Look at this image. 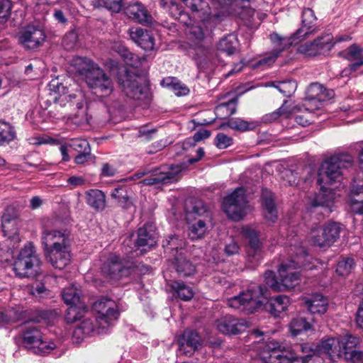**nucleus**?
<instances>
[{"label": "nucleus", "instance_id": "nucleus-50", "mask_svg": "<svg viewBox=\"0 0 363 363\" xmlns=\"http://www.w3.org/2000/svg\"><path fill=\"white\" fill-rule=\"evenodd\" d=\"M120 55L127 65L135 68L141 65L140 58L136 54L130 52L128 48H121L120 49Z\"/></svg>", "mask_w": 363, "mask_h": 363}, {"label": "nucleus", "instance_id": "nucleus-15", "mask_svg": "<svg viewBox=\"0 0 363 363\" xmlns=\"http://www.w3.org/2000/svg\"><path fill=\"white\" fill-rule=\"evenodd\" d=\"M333 91L326 89L319 83H312L306 90V96L304 106L308 111L319 109L323 102L332 98Z\"/></svg>", "mask_w": 363, "mask_h": 363}, {"label": "nucleus", "instance_id": "nucleus-44", "mask_svg": "<svg viewBox=\"0 0 363 363\" xmlns=\"http://www.w3.org/2000/svg\"><path fill=\"white\" fill-rule=\"evenodd\" d=\"M311 328V325L303 317L295 318L289 323L290 332L294 337L297 336L303 331L308 330Z\"/></svg>", "mask_w": 363, "mask_h": 363}, {"label": "nucleus", "instance_id": "nucleus-58", "mask_svg": "<svg viewBox=\"0 0 363 363\" xmlns=\"http://www.w3.org/2000/svg\"><path fill=\"white\" fill-rule=\"evenodd\" d=\"M215 144L219 149H225L233 144V138L223 133H219L215 138Z\"/></svg>", "mask_w": 363, "mask_h": 363}, {"label": "nucleus", "instance_id": "nucleus-22", "mask_svg": "<svg viewBox=\"0 0 363 363\" xmlns=\"http://www.w3.org/2000/svg\"><path fill=\"white\" fill-rule=\"evenodd\" d=\"M125 13L129 18L138 23L142 24L152 23L151 15L148 13L145 6L139 1L130 2L125 8Z\"/></svg>", "mask_w": 363, "mask_h": 363}, {"label": "nucleus", "instance_id": "nucleus-47", "mask_svg": "<svg viewBox=\"0 0 363 363\" xmlns=\"http://www.w3.org/2000/svg\"><path fill=\"white\" fill-rule=\"evenodd\" d=\"M228 126L231 129L238 131H247L255 128L254 123L245 121L240 118H233L228 120L225 123H223L220 127Z\"/></svg>", "mask_w": 363, "mask_h": 363}, {"label": "nucleus", "instance_id": "nucleus-6", "mask_svg": "<svg viewBox=\"0 0 363 363\" xmlns=\"http://www.w3.org/2000/svg\"><path fill=\"white\" fill-rule=\"evenodd\" d=\"M41 262L32 242H28L15 259L13 269L20 278H35L40 273Z\"/></svg>", "mask_w": 363, "mask_h": 363}, {"label": "nucleus", "instance_id": "nucleus-1", "mask_svg": "<svg viewBox=\"0 0 363 363\" xmlns=\"http://www.w3.org/2000/svg\"><path fill=\"white\" fill-rule=\"evenodd\" d=\"M267 288L264 286H252L238 296L228 300V305L233 308L239 309L251 314L257 311H265L274 317L286 311L290 304L287 296L278 295L268 300L266 296Z\"/></svg>", "mask_w": 363, "mask_h": 363}, {"label": "nucleus", "instance_id": "nucleus-9", "mask_svg": "<svg viewBox=\"0 0 363 363\" xmlns=\"http://www.w3.org/2000/svg\"><path fill=\"white\" fill-rule=\"evenodd\" d=\"M247 206L246 191L243 187L236 188L224 198L223 202L224 212L228 218L236 221L245 216Z\"/></svg>", "mask_w": 363, "mask_h": 363}, {"label": "nucleus", "instance_id": "nucleus-10", "mask_svg": "<svg viewBox=\"0 0 363 363\" xmlns=\"http://www.w3.org/2000/svg\"><path fill=\"white\" fill-rule=\"evenodd\" d=\"M99 315V333H106L110 327L113 325V322L119 317V312L117 305L114 301L107 298H102L96 301L93 306Z\"/></svg>", "mask_w": 363, "mask_h": 363}, {"label": "nucleus", "instance_id": "nucleus-43", "mask_svg": "<svg viewBox=\"0 0 363 363\" xmlns=\"http://www.w3.org/2000/svg\"><path fill=\"white\" fill-rule=\"evenodd\" d=\"M16 131L10 123L0 121V146L14 140Z\"/></svg>", "mask_w": 363, "mask_h": 363}, {"label": "nucleus", "instance_id": "nucleus-31", "mask_svg": "<svg viewBox=\"0 0 363 363\" xmlns=\"http://www.w3.org/2000/svg\"><path fill=\"white\" fill-rule=\"evenodd\" d=\"M174 266L178 274L183 277L193 276L196 271L195 265L182 252L175 257Z\"/></svg>", "mask_w": 363, "mask_h": 363}, {"label": "nucleus", "instance_id": "nucleus-62", "mask_svg": "<svg viewBox=\"0 0 363 363\" xmlns=\"http://www.w3.org/2000/svg\"><path fill=\"white\" fill-rule=\"evenodd\" d=\"M11 2L9 0H3L0 3V19L6 20L10 15Z\"/></svg>", "mask_w": 363, "mask_h": 363}, {"label": "nucleus", "instance_id": "nucleus-5", "mask_svg": "<svg viewBox=\"0 0 363 363\" xmlns=\"http://www.w3.org/2000/svg\"><path fill=\"white\" fill-rule=\"evenodd\" d=\"M353 166L352 157L349 155L333 156L325 160L320 168L318 180L323 189L324 184L340 182L345 172Z\"/></svg>", "mask_w": 363, "mask_h": 363}, {"label": "nucleus", "instance_id": "nucleus-55", "mask_svg": "<svg viewBox=\"0 0 363 363\" xmlns=\"http://www.w3.org/2000/svg\"><path fill=\"white\" fill-rule=\"evenodd\" d=\"M69 146L78 153L91 150L89 142L85 139L73 138L69 142Z\"/></svg>", "mask_w": 363, "mask_h": 363}, {"label": "nucleus", "instance_id": "nucleus-11", "mask_svg": "<svg viewBox=\"0 0 363 363\" xmlns=\"http://www.w3.org/2000/svg\"><path fill=\"white\" fill-rule=\"evenodd\" d=\"M342 228L340 223L330 222L323 225L312 229L311 241L319 247H329L339 238Z\"/></svg>", "mask_w": 363, "mask_h": 363}, {"label": "nucleus", "instance_id": "nucleus-59", "mask_svg": "<svg viewBox=\"0 0 363 363\" xmlns=\"http://www.w3.org/2000/svg\"><path fill=\"white\" fill-rule=\"evenodd\" d=\"M188 211L194 215L201 216L205 213H208L207 208L205 206L204 203L201 200H195L191 202V210H188Z\"/></svg>", "mask_w": 363, "mask_h": 363}, {"label": "nucleus", "instance_id": "nucleus-18", "mask_svg": "<svg viewBox=\"0 0 363 363\" xmlns=\"http://www.w3.org/2000/svg\"><path fill=\"white\" fill-rule=\"evenodd\" d=\"M333 47L332 35L326 34L314 41L301 45L298 49L300 53L308 56H315L330 51Z\"/></svg>", "mask_w": 363, "mask_h": 363}, {"label": "nucleus", "instance_id": "nucleus-54", "mask_svg": "<svg viewBox=\"0 0 363 363\" xmlns=\"http://www.w3.org/2000/svg\"><path fill=\"white\" fill-rule=\"evenodd\" d=\"M333 201L330 199L325 196L323 193L317 194L312 201L311 205L313 207L321 206L325 208L327 213L331 212L330 206Z\"/></svg>", "mask_w": 363, "mask_h": 363}, {"label": "nucleus", "instance_id": "nucleus-12", "mask_svg": "<svg viewBox=\"0 0 363 363\" xmlns=\"http://www.w3.org/2000/svg\"><path fill=\"white\" fill-rule=\"evenodd\" d=\"M118 83L128 97L138 101H143L147 104L150 103L152 96L148 87L141 84L136 77L124 72L118 75Z\"/></svg>", "mask_w": 363, "mask_h": 363}, {"label": "nucleus", "instance_id": "nucleus-28", "mask_svg": "<svg viewBox=\"0 0 363 363\" xmlns=\"http://www.w3.org/2000/svg\"><path fill=\"white\" fill-rule=\"evenodd\" d=\"M186 6L190 8L194 17L205 21L211 18L212 13L207 2L203 0H181Z\"/></svg>", "mask_w": 363, "mask_h": 363}, {"label": "nucleus", "instance_id": "nucleus-14", "mask_svg": "<svg viewBox=\"0 0 363 363\" xmlns=\"http://www.w3.org/2000/svg\"><path fill=\"white\" fill-rule=\"evenodd\" d=\"M182 168L179 165L163 166L152 169L150 175L140 182L143 185L167 184L177 180Z\"/></svg>", "mask_w": 363, "mask_h": 363}, {"label": "nucleus", "instance_id": "nucleus-64", "mask_svg": "<svg viewBox=\"0 0 363 363\" xmlns=\"http://www.w3.org/2000/svg\"><path fill=\"white\" fill-rule=\"evenodd\" d=\"M30 293L35 297L42 298L47 295V290L43 284L38 283L31 287Z\"/></svg>", "mask_w": 363, "mask_h": 363}, {"label": "nucleus", "instance_id": "nucleus-13", "mask_svg": "<svg viewBox=\"0 0 363 363\" xmlns=\"http://www.w3.org/2000/svg\"><path fill=\"white\" fill-rule=\"evenodd\" d=\"M84 80L92 91L100 96H108L113 91L111 79L99 66Z\"/></svg>", "mask_w": 363, "mask_h": 363}, {"label": "nucleus", "instance_id": "nucleus-30", "mask_svg": "<svg viewBox=\"0 0 363 363\" xmlns=\"http://www.w3.org/2000/svg\"><path fill=\"white\" fill-rule=\"evenodd\" d=\"M86 203L95 211H101L106 206L105 194L99 189H89L85 193Z\"/></svg>", "mask_w": 363, "mask_h": 363}, {"label": "nucleus", "instance_id": "nucleus-19", "mask_svg": "<svg viewBox=\"0 0 363 363\" xmlns=\"http://www.w3.org/2000/svg\"><path fill=\"white\" fill-rule=\"evenodd\" d=\"M43 28L38 25H28L20 37L22 45L28 49H35L42 45L45 40Z\"/></svg>", "mask_w": 363, "mask_h": 363}, {"label": "nucleus", "instance_id": "nucleus-27", "mask_svg": "<svg viewBox=\"0 0 363 363\" xmlns=\"http://www.w3.org/2000/svg\"><path fill=\"white\" fill-rule=\"evenodd\" d=\"M262 205L265 219L269 222L274 223L278 218V213L274 199V194L271 191L266 189L262 190Z\"/></svg>", "mask_w": 363, "mask_h": 363}, {"label": "nucleus", "instance_id": "nucleus-56", "mask_svg": "<svg viewBox=\"0 0 363 363\" xmlns=\"http://www.w3.org/2000/svg\"><path fill=\"white\" fill-rule=\"evenodd\" d=\"M89 117L85 111L81 110L70 118L71 123L77 127H84L89 122Z\"/></svg>", "mask_w": 363, "mask_h": 363}, {"label": "nucleus", "instance_id": "nucleus-41", "mask_svg": "<svg viewBox=\"0 0 363 363\" xmlns=\"http://www.w3.org/2000/svg\"><path fill=\"white\" fill-rule=\"evenodd\" d=\"M69 306L65 315V319L67 323H74L84 315L86 312V306L84 304H69Z\"/></svg>", "mask_w": 363, "mask_h": 363}, {"label": "nucleus", "instance_id": "nucleus-2", "mask_svg": "<svg viewBox=\"0 0 363 363\" xmlns=\"http://www.w3.org/2000/svg\"><path fill=\"white\" fill-rule=\"evenodd\" d=\"M41 244L46 259L53 267L63 269L69 264V233L67 230L55 229L52 220H47L43 226Z\"/></svg>", "mask_w": 363, "mask_h": 363}, {"label": "nucleus", "instance_id": "nucleus-40", "mask_svg": "<svg viewBox=\"0 0 363 363\" xmlns=\"http://www.w3.org/2000/svg\"><path fill=\"white\" fill-rule=\"evenodd\" d=\"M161 84L163 86L171 89L175 92V94L178 96L186 95L189 91V89L187 88V86L184 84H182L175 77H169L164 78L161 82Z\"/></svg>", "mask_w": 363, "mask_h": 363}, {"label": "nucleus", "instance_id": "nucleus-17", "mask_svg": "<svg viewBox=\"0 0 363 363\" xmlns=\"http://www.w3.org/2000/svg\"><path fill=\"white\" fill-rule=\"evenodd\" d=\"M216 327L222 334L238 335L245 331L248 327V323L244 319L227 315L216 320Z\"/></svg>", "mask_w": 363, "mask_h": 363}, {"label": "nucleus", "instance_id": "nucleus-38", "mask_svg": "<svg viewBox=\"0 0 363 363\" xmlns=\"http://www.w3.org/2000/svg\"><path fill=\"white\" fill-rule=\"evenodd\" d=\"M350 203L354 213L363 214V186L352 190Z\"/></svg>", "mask_w": 363, "mask_h": 363}, {"label": "nucleus", "instance_id": "nucleus-25", "mask_svg": "<svg viewBox=\"0 0 363 363\" xmlns=\"http://www.w3.org/2000/svg\"><path fill=\"white\" fill-rule=\"evenodd\" d=\"M130 38L145 50H152L155 47V38L150 31L141 28H133L129 30Z\"/></svg>", "mask_w": 363, "mask_h": 363}, {"label": "nucleus", "instance_id": "nucleus-20", "mask_svg": "<svg viewBox=\"0 0 363 363\" xmlns=\"http://www.w3.org/2000/svg\"><path fill=\"white\" fill-rule=\"evenodd\" d=\"M102 272L112 279H120L126 269L122 259L116 254H111L101 267Z\"/></svg>", "mask_w": 363, "mask_h": 363}, {"label": "nucleus", "instance_id": "nucleus-45", "mask_svg": "<svg viewBox=\"0 0 363 363\" xmlns=\"http://www.w3.org/2000/svg\"><path fill=\"white\" fill-rule=\"evenodd\" d=\"M62 297L67 305L82 303L80 302L81 291L74 285L64 289Z\"/></svg>", "mask_w": 363, "mask_h": 363}, {"label": "nucleus", "instance_id": "nucleus-39", "mask_svg": "<svg viewBox=\"0 0 363 363\" xmlns=\"http://www.w3.org/2000/svg\"><path fill=\"white\" fill-rule=\"evenodd\" d=\"M111 196L117 201L118 204L123 209H129L133 206V201L128 195L126 188L119 186L115 188L111 193Z\"/></svg>", "mask_w": 363, "mask_h": 363}, {"label": "nucleus", "instance_id": "nucleus-35", "mask_svg": "<svg viewBox=\"0 0 363 363\" xmlns=\"http://www.w3.org/2000/svg\"><path fill=\"white\" fill-rule=\"evenodd\" d=\"M267 86L277 89L286 97H291L297 89V83L294 79L269 82Z\"/></svg>", "mask_w": 363, "mask_h": 363}, {"label": "nucleus", "instance_id": "nucleus-61", "mask_svg": "<svg viewBox=\"0 0 363 363\" xmlns=\"http://www.w3.org/2000/svg\"><path fill=\"white\" fill-rule=\"evenodd\" d=\"M105 8L114 13H118L122 8V0H102Z\"/></svg>", "mask_w": 363, "mask_h": 363}, {"label": "nucleus", "instance_id": "nucleus-52", "mask_svg": "<svg viewBox=\"0 0 363 363\" xmlns=\"http://www.w3.org/2000/svg\"><path fill=\"white\" fill-rule=\"evenodd\" d=\"M211 131L206 129H201L196 132L193 137L186 139L184 142V148L188 147L195 146L197 142L201 141L204 139L209 138Z\"/></svg>", "mask_w": 363, "mask_h": 363}, {"label": "nucleus", "instance_id": "nucleus-29", "mask_svg": "<svg viewBox=\"0 0 363 363\" xmlns=\"http://www.w3.org/2000/svg\"><path fill=\"white\" fill-rule=\"evenodd\" d=\"M18 220L15 216L4 213L1 218V226L4 236L7 237L14 244L18 243L21 238L17 228Z\"/></svg>", "mask_w": 363, "mask_h": 363}, {"label": "nucleus", "instance_id": "nucleus-63", "mask_svg": "<svg viewBox=\"0 0 363 363\" xmlns=\"http://www.w3.org/2000/svg\"><path fill=\"white\" fill-rule=\"evenodd\" d=\"M117 173V169L114 165L111 164L108 162L104 163L101 166L100 175L104 177H111L116 175Z\"/></svg>", "mask_w": 363, "mask_h": 363}, {"label": "nucleus", "instance_id": "nucleus-32", "mask_svg": "<svg viewBox=\"0 0 363 363\" xmlns=\"http://www.w3.org/2000/svg\"><path fill=\"white\" fill-rule=\"evenodd\" d=\"M72 65L79 75L84 77V79L97 66H99L91 60L82 57H74L72 61Z\"/></svg>", "mask_w": 363, "mask_h": 363}, {"label": "nucleus", "instance_id": "nucleus-4", "mask_svg": "<svg viewBox=\"0 0 363 363\" xmlns=\"http://www.w3.org/2000/svg\"><path fill=\"white\" fill-rule=\"evenodd\" d=\"M299 259V257H296L282 262L278 269L279 280L272 271H267L264 273L266 284L275 291L293 289L298 285L301 274L298 269L303 267Z\"/></svg>", "mask_w": 363, "mask_h": 363}, {"label": "nucleus", "instance_id": "nucleus-3", "mask_svg": "<svg viewBox=\"0 0 363 363\" xmlns=\"http://www.w3.org/2000/svg\"><path fill=\"white\" fill-rule=\"evenodd\" d=\"M316 21L317 18L314 11L309 8L304 9L302 11L301 28L298 29L290 38H283L277 33H272L270 40L274 45L272 53L269 57L260 60L258 65H270L285 49L294 43H296V40H302L308 35L315 32L317 30Z\"/></svg>", "mask_w": 363, "mask_h": 363}, {"label": "nucleus", "instance_id": "nucleus-53", "mask_svg": "<svg viewBox=\"0 0 363 363\" xmlns=\"http://www.w3.org/2000/svg\"><path fill=\"white\" fill-rule=\"evenodd\" d=\"M354 265V262L353 259L344 258L338 262L336 272L340 276H347L351 272Z\"/></svg>", "mask_w": 363, "mask_h": 363}, {"label": "nucleus", "instance_id": "nucleus-60", "mask_svg": "<svg viewBox=\"0 0 363 363\" xmlns=\"http://www.w3.org/2000/svg\"><path fill=\"white\" fill-rule=\"evenodd\" d=\"M77 40V33L74 31H70L63 38L62 44L67 50H70L74 48Z\"/></svg>", "mask_w": 363, "mask_h": 363}, {"label": "nucleus", "instance_id": "nucleus-34", "mask_svg": "<svg viewBox=\"0 0 363 363\" xmlns=\"http://www.w3.org/2000/svg\"><path fill=\"white\" fill-rule=\"evenodd\" d=\"M339 338L330 337L323 340L318 345L319 350L329 355L332 360L340 357Z\"/></svg>", "mask_w": 363, "mask_h": 363}, {"label": "nucleus", "instance_id": "nucleus-36", "mask_svg": "<svg viewBox=\"0 0 363 363\" xmlns=\"http://www.w3.org/2000/svg\"><path fill=\"white\" fill-rule=\"evenodd\" d=\"M238 45V40L235 35L230 34L220 39L217 45L218 50L231 55L235 52Z\"/></svg>", "mask_w": 363, "mask_h": 363}, {"label": "nucleus", "instance_id": "nucleus-8", "mask_svg": "<svg viewBox=\"0 0 363 363\" xmlns=\"http://www.w3.org/2000/svg\"><path fill=\"white\" fill-rule=\"evenodd\" d=\"M22 343L31 352L44 355L49 354L56 347L52 342L43 340L42 333L38 326L28 325L21 332Z\"/></svg>", "mask_w": 363, "mask_h": 363}, {"label": "nucleus", "instance_id": "nucleus-37", "mask_svg": "<svg viewBox=\"0 0 363 363\" xmlns=\"http://www.w3.org/2000/svg\"><path fill=\"white\" fill-rule=\"evenodd\" d=\"M160 5L175 19L179 20L182 17L187 16V14L183 12L182 7L174 0H160Z\"/></svg>", "mask_w": 363, "mask_h": 363}, {"label": "nucleus", "instance_id": "nucleus-57", "mask_svg": "<svg viewBox=\"0 0 363 363\" xmlns=\"http://www.w3.org/2000/svg\"><path fill=\"white\" fill-rule=\"evenodd\" d=\"M362 49L356 44L350 45L343 52V56L347 60L352 61L361 57Z\"/></svg>", "mask_w": 363, "mask_h": 363}, {"label": "nucleus", "instance_id": "nucleus-24", "mask_svg": "<svg viewBox=\"0 0 363 363\" xmlns=\"http://www.w3.org/2000/svg\"><path fill=\"white\" fill-rule=\"evenodd\" d=\"M99 318L97 317L88 318L84 320L73 331L72 337L76 340V342H79L86 336L91 335L92 333L102 334L99 333Z\"/></svg>", "mask_w": 363, "mask_h": 363}, {"label": "nucleus", "instance_id": "nucleus-51", "mask_svg": "<svg viewBox=\"0 0 363 363\" xmlns=\"http://www.w3.org/2000/svg\"><path fill=\"white\" fill-rule=\"evenodd\" d=\"M287 102V101H284L281 106L279 107L277 111L264 116V121L267 123H272L278 119L281 116L287 117L290 113L289 108L286 106Z\"/></svg>", "mask_w": 363, "mask_h": 363}, {"label": "nucleus", "instance_id": "nucleus-26", "mask_svg": "<svg viewBox=\"0 0 363 363\" xmlns=\"http://www.w3.org/2000/svg\"><path fill=\"white\" fill-rule=\"evenodd\" d=\"M304 305L311 314L323 315L328 310L327 298L320 294H313L304 298Z\"/></svg>", "mask_w": 363, "mask_h": 363}, {"label": "nucleus", "instance_id": "nucleus-21", "mask_svg": "<svg viewBox=\"0 0 363 363\" xmlns=\"http://www.w3.org/2000/svg\"><path fill=\"white\" fill-rule=\"evenodd\" d=\"M156 244L157 234L151 225L145 224L137 230L136 238L134 240V245L137 249L145 247L150 249Z\"/></svg>", "mask_w": 363, "mask_h": 363}, {"label": "nucleus", "instance_id": "nucleus-33", "mask_svg": "<svg viewBox=\"0 0 363 363\" xmlns=\"http://www.w3.org/2000/svg\"><path fill=\"white\" fill-rule=\"evenodd\" d=\"M241 233L249 241V255L253 256L254 254L259 252L262 247L259 233L249 226L242 227Z\"/></svg>", "mask_w": 363, "mask_h": 363}, {"label": "nucleus", "instance_id": "nucleus-23", "mask_svg": "<svg viewBox=\"0 0 363 363\" xmlns=\"http://www.w3.org/2000/svg\"><path fill=\"white\" fill-rule=\"evenodd\" d=\"M179 351L186 356H191L201 344V337L198 333L191 330L184 332L179 340Z\"/></svg>", "mask_w": 363, "mask_h": 363}, {"label": "nucleus", "instance_id": "nucleus-16", "mask_svg": "<svg viewBox=\"0 0 363 363\" xmlns=\"http://www.w3.org/2000/svg\"><path fill=\"white\" fill-rule=\"evenodd\" d=\"M340 357L347 361L363 363V351L356 350L359 343V338L350 334L339 338Z\"/></svg>", "mask_w": 363, "mask_h": 363}, {"label": "nucleus", "instance_id": "nucleus-49", "mask_svg": "<svg viewBox=\"0 0 363 363\" xmlns=\"http://www.w3.org/2000/svg\"><path fill=\"white\" fill-rule=\"evenodd\" d=\"M185 246V241L179 238L177 235H170L169 239L163 242V247L166 251L173 253L174 251L178 252V250H182Z\"/></svg>", "mask_w": 363, "mask_h": 363}, {"label": "nucleus", "instance_id": "nucleus-46", "mask_svg": "<svg viewBox=\"0 0 363 363\" xmlns=\"http://www.w3.org/2000/svg\"><path fill=\"white\" fill-rule=\"evenodd\" d=\"M236 100L231 99L228 102L218 105L215 109L217 117L226 118L234 114L236 111Z\"/></svg>", "mask_w": 363, "mask_h": 363}, {"label": "nucleus", "instance_id": "nucleus-48", "mask_svg": "<svg viewBox=\"0 0 363 363\" xmlns=\"http://www.w3.org/2000/svg\"><path fill=\"white\" fill-rule=\"evenodd\" d=\"M172 289L176 292L177 296L184 301L191 300L194 295L192 289L185 284L179 281H174Z\"/></svg>", "mask_w": 363, "mask_h": 363}, {"label": "nucleus", "instance_id": "nucleus-7", "mask_svg": "<svg viewBox=\"0 0 363 363\" xmlns=\"http://www.w3.org/2000/svg\"><path fill=\"white\" fill-rule=\"evenodd\" d=\"M267 352L262 356L265 363H308L313 356L310 353L301 356L294 350H286L279 342H270L267 345Z\"/></svg>", "mask_w": 363, "mask_h": 363}, {"label": "nucleus", "instance_id": "nucleus-42", "mask_svg": "<svg viewBox=\"0 0 363 363\" xmlns=\"http://www.w3.org/2000/svg\"><path fill=\"white\" fill-rule=\"evenodd\" d=\"M208 229L206 221L199 219L189 227V237L192 240L201 239L208 232Z\"/></svg>", "mask_w": 363, "mask_h": 363}]
</instances>
